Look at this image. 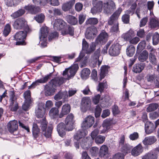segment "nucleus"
<instances>
[{"mask_svg":"<svg viewBox=\"0 0 159 159\" xmlns=\"http://www.w3.org/2000/svg\"><path fill=\"white\" fill-rule=\"evenodd\" d=\"M47 121L45 120H43L41 125L42 130V134H41L39 133V129L37 125L35 123L33 124L32 129L33 136L34 139L39 142L43 140V135L46 138H51L53 127L50 125L47 127Z\"/></svg>","mask_w":159,"mask_h":159,"instance_id":"f257e3e1","label":"nucleus"},{"mask_svg":"<svg viewBox=\"0 0 159 159\" xmlns=\"http://www.w3.org/2000/svg\"><path fill=\"white\" fill-rule=\"evenodd\" d=\"M94 7L98 11L101 12L102 10L103 12L107 14H111L116 8L115 3L111 0H108L103 3L102 1H99Z\"/></svg>","mask_w":159,"mask_h":159,"instance_id":"f03ea898","label":"nucleus"},{"mask_svg":"<svg viewBox=\"0 0 159 159\" xmlns=\"http://www.w3.org/2000/svg\"><path fill=\"white\" fill-rule=\"evenodd\" d=\"M14 28L16 30L23 29L25 31L31 32V30L24 18H20L16 19L13 24Z\"/></svg>","mask_w":159,"mask_h":159,"instance_id":"7ed1b4c3","label":"nucleus"},{"mask_svg":"<svg viewBox=\"0 0 159 159\" xmlns=\"http://www.w3.org/2000/svg\"><path fill=\"white\" fill-rule=\"evenodd\" d=\"M79 68L77 64H75L69 68L66 69L63 73V75L64 76L67 75L66 79L69 80L71 77L74 76Z\"/></svg>","mask_w":159,"mask_h":159,"instance_id":"20e7f679","label":"nucleus"},{"mask_svg":"<svg viewBox=\"0 0 159 159\" xmlns=\"http://www.w3.org/2000/svg\"><path fill=\"white\" fill-rule=\"evenodd\" d=\"M30 32L20 31L17 32L14 35L15 39L17 41L16 45H23L24 39H25L27 34Z\"/></svg>","mask_w":159,"mask_h":159,"instance_id":"39448f33","label":"nucleus"},{"mask_svg":"<svg viewBox=\"0 0 159 159\" xmlns=\"http://www.w3.org/2000/svg\"><path fill=\"white\" fill-rule=\"evenodd\" d=\"M52 74V72L50 73L45 75L43 78L37 80L33 82L29 86L28 89H33L36 86L39 85L40 84H44L47 83L48 80L51 78Z\"/></svg>","mask_w":159,"mask_h":159,"instance_id":"423d86ee","label":"nucleus"},{"mask_svg":"<svg viewBox=\"0 0 159 159\" xmlns=\"http://www.w3.org/2000/svg\"><path fill=\"white\" fill-rule=\"evenodd\" d=\"M121 47L117 43L113 44L109 50V54L112 56H116L120 53Z\"/></svg>","mask_w":159,"mask_h":159,"instance_id":"0eeeda50","label":"nucleus"},{"mask_svg":"<svg viewBox=\"0 0 159 159\" xmlns=\"http://www.w3.org/2000/svg\"><path fill=\"white\" fill-rule=\"evenodd\" d=\"M69 128L66 124L63 122H61L57 125V129L59 136L63 137L66 135V131L72 130L68 129Z\"/></svg>","mask_w":159,"mask_h":159,"instance_id":"6e6552de","label":"nucleus"},{"mask_svg":"<svg viewBox=\"0 0 159 159\" xmlns=\"http://www.w3.org/2000/svg\"><path fill=\"white\" fill-rule=\"evenodd\" d=\"M91 105L90 99L89 97H84L81 100L80 107L81 111L83 112L86 111L89 108Z\"/></svg>","mask_w":159,"mask_h":159,"instance_id":"1a4fd4ad","label":"nucleus"},{"mask_svg":"<svg viewBox=\"0 0 159 159\" xmlns=\"http://www.w3.org/2000/svg\"><path fill=\"white\" fill-rule=\"evenodd\" d=\"M94 122V118L89 116L87 117L81 124V127L84 129H88L90 127Z\"/></svg>","mask_w":159,"mask_h":159,"instance_id":"9d476101","label":"nucleus"},{"mask_svg":"<svg viewBox=\"0 0 159 159\" xmlns=\"http://www.w3.org/2000/svg\"><path fill=\"white\" fill-rule=\"evenodd\" d=\"M45 112V103L43 102L39 103L38 104V107L36 110L35 113L36 116L38 118H42Z\"/></svg>","mask_w":159,"mask_h":159,"instance_id":"9b49d317","label":"nucleus"},{"mask_svg":"<svg viewBox=\"0 0 159 159\" xmlns=\"http://www.w3.org/2000/svg\"><path fill=\"white\" fill-rule=\"evenodd\" d=\"M45 94L46 96H50L53 95L55 91V88L49 82L44 86Z\"/></svg>","mask_w":159,"mask_h":159,"instance_id":"f8f14e48","label":"nucleus"},{"mask_svg":"<svg viewBox=\"0 0 159 159\" xmlns=\"http://www.w3.org/2000/svg\"><path fill=\"white\" fill-rule=\"evenodd\" d=\"M74 116L72 113H70L66 116L65 120V123L69 128V130H72L73 129V125L75 122Z\"/></svg>","mask_w":159,"mask_h":159,"instance_id":"ddd939ff","label":"nucleus"},{"mask_svg":"<svg viewBox=\"0 0 159 159\" xmlns=\"http://www.w3.org/2000/svg\"><path fill=\"white\" fill-rule=\"evenodd\" d=\"M100 48L98 49L94 54L91 56V60L92 61L90 63V65L93 68L95 67L97 65L98 58L100 55Z\"/></svg>","mask_w":159,"mask_h":159,"instance_id":"4468645a","label":"nucleus"},{"mask_svg":"<svg viewBox=\"0 0 159 159\" xmlns=\"http://www.w3.org/2000/svg\"><path fill=\"white\" fill-rule=\"evenodd\" d=\"M61 33L63 35L68 34L73 36L74 34V28L66 24L61 31Z\"/></svg>","mask_w":159,"mask_h":159,"instance_id":"2eb2a0df","label":"nucleus"},{"mask_svg":"<svg viewBox=\"0 0 159 159\" xmlns=\"http://www.w3.org/2000/svg\"><path fill=\"white\" fill-rule=\"evenodd\" d=\"M88 134V131L86 129L81 127V129L79 130L74 136V138L77 140H79L83 138H85Z\"/></svg>","mask_w":159,"mask_h":159,"instance_id":"dca6fc26","label":"nucleus"},{"mask_svg":"<svg viewBox=\"0 0 159 159\" xmlns=\"http://www.w3.org/2000/svg\"><path fill=\"white\" fill-rule=\"evenodd\" d=\"M96 28L94 26H91L88 27L86 30L85 35L87 39H91L93 36L95 35L97 32Z\"/></svg>","mask_w":159,"mask_h":159,"instance_id":"f3484780","label":"nucleus"},{"mask_svg":"<svg viewBox=\"0 0 159 159\" xmlns=\"http://www.w3.org/2000/svg\"><path fill=\"white\" fill-rule=\"evenodd\" d=\"M66 24L62 19H57L55 20L53 27L55 30L61 31Z\"/></svg>","mask_w":159,"mask_h":159,"instance_id":"a211bd4d","label":"nucleus"},{"mask_svg":"<svg viewBox=\"0 0 159 159\" xmlns=\"http://www.w3.org/2000/svg\"><path fill=\"white\" fill-rule=\"evenodd\" d=\"M108 35L105 32L101 33L97 38L96 42L97 44H103L107 40Z\"/></svg>","mask_w":159,"mask_h":159,"instance_id":"6ab92c4d","label":"nucleus"},{"mask_svg":"<svg viewBox=\"0 0 159 159\" xmlns=\"http://www.w3.org/2000/svg\"><path fill=\"white\" fill-rule=\"evenodd\" d=\"M156 126L150 122L146 121L145 124V130L146 133L149 134L152 133L155 130Z\"/></svg>","mask_w":159,"mask_h":159,"instance_id":"aec40b11","label":"nucleus"},{"mask_svg":"<svg viewBox=\"0 0 159 159\" xmlns=\"http://www.w3.org/2000/svg\"><path fill=\"white\" fill-rule=\"evenodd\" d=\"M65 79L62 77H57L52 79L49 81L55 88L60 86L63 84Z\"/></svg>","mask_w":159,"mask_h":159,"instance_id":"412c9836","label":"nucleus"},{"mask_svg":"<svg viewBox=\"0 0 159 159\" xmlns=\"http://www.w3.org/2000/svg\"><path fill=\"white\" fill-rule=\"evenodd\" d=\"M122 11V8L121 7H119L110 17V19L108 22V25L111 24L113 21H117V19Z\"/></svg>","mask_w":159,"mask_h":159,"instance_id":"4be33fe9","label":"nucleus"},{"mask_svg":"<svg viewBox=\"0 0 159 159\" xmlns=\"http://www.w3.org/2000/svg\"><path fill=\"white\" fill-rule=\"evenodd\" d=\"M8 131L11 133H13L16 131L18 128V122L17 120H14L10 121L7 125Z\"/></svg>","mask_w":159,"mask_h":159,"instance_id":"5701e85b","label":"nucleus"},{"mask_svg":"<svg viewBox=\"0 0 159 159\" xmlns=\"http://www.w3.org/2000/svg\"><path fill=\"white\" fill-rule=\"evenodd\" d=\"M24 9L27 11L28 12L32 14H35L39 12L40 10V8L36 6L32 5H28L25 6Z\"/></svg>","mask_w":159,"mask_h":159,"instance_id":"b1692460","label":"nucleus"},{"mask_svg":"<svg viewBox=\"0 0 159 159\" xmlns=\"http://www.w3.org/2000/svg\"><path fill=\"white\" fill-rule=\"evenodd\" d=\"M157 140V139L155 136H151L145 137L142 142L144 145H149L153 144Z\"/></svg>","mask_w":159,"mask_h":159,"instance_id":"393cba45","label":"nucleus"},{"mask_svg":"<svg viewBox=\"0 0 159 159\" xmlns=\"http://www.w3.org/2000/svg\"><path fill=\"white\" fill-rule=\"evenodd\" d=\"M143 151V148L140 144H139L133 148L131 151L132 155L134 157L139 155Z\"/></svg>","mask_w":159,"mask_h":159,"instance_id":"a878e982","label":"nucleus"},{"mask_svg":"<svg viewBox=\"0 0 159 159\" xmlns=\"http://www.w3.org/2000/svg\"><path fill=\"white\" fill-rule=\"evenodd\" d=\"M70 111V107L69 104L63 105L62 107L61 110L59 115V118H61L65 115L68 114Z\"/></svg>","mask_w":159,"mask_h":159,"instance_id":"bb28decb","label":"nucleus"},{"mask_svg":"<svg viewBox=\"0 0 159 159\" xmlns=\"http://www.w3.org/2000/svg\"><path fill=\"white\" fill-rule=\"evenodd\" d=\"M75 1V0H70L64 3L62 6V10L64 11L70 10L73 7Z\"/></svg>","mask_w":159,"mask_h":159,"instance_id":"cd10ccee","label":"nucleus"},{"mask_svg":"<svg viewBox=\"0 0 159 159\" xmlns=\"http://www.w3.org/2000/svg\"><path fill=\"white\" fill-rule=\"evenodd\" d=\"M108 148L105 145H102L100 148L98 155L101 157H106L108 154Z\"/></svg>","mask_w":159,"mask_h":159,"instance_id":"c85d7f7f","label":"nucleus"},{"mask_svg":"<svg viewBox=\"0 0 159 159\" xmlns=\"http://www.w3.org/2000/svg\"><path fill=\"white\" fill-rule=\"evenodd\" d=\"M59 110L56 107H52L49 112V115L52 119H56L59 118Z\"/></svg>","mask_w":159,"mask_h":159,"instance_id":"c756f323","label":"nucleus"},{"mask_svg":"<svg viewBox=\"0 0 159 159\" xmlns=\"http://www.w3.org/2000/svg\"><path fill=\"white\" fill-rule=\"evenodd\" d=\"M158 155L153 151H151L145 154L142 157V159H157Z\"/></svg>","mask_w":159,"mask_h":159,"instance_id":"7c9ffc66","label":"nucleus"},{"mask_svg":"<svg viewBox=\"0 0 159 159\" xmlns=\"http://www.w3.org/2000/svg\"><path fill=\"white\" fill-rule=\"evenodd\" d=\"M145 64L143 63L137 64H135L133 69V71L135 73H140L144 69Z\"/></svg>","mask_w":159,"mask_h":159,"instance_id":"2f4dec72","label":"nucleus"},{"mask_svg":"<svg viewBox=\"0 0 159 159\" xmlns=\"http://www.w3.org/2000/svg\"><path fill=\"white\" fill-rule=\"evenodd\" d=\"M100 73L99 74V79L101 81L103 79L108 72V67L106 66H103L101 68Z\"/></svg>","mask_w":159,"mask_h":159,"instance_id":"473e14b6","label":"nucleus"},{"mask_svg":"<svg viewBox=\"0 0 159 159\" xmlns=\"http://www.w3.org/2000/svg\"><path fill=\"white\" fill-rule=\"evenodd\" d=\"M49 32V29L47 26L42 27L40 30L39 39L47 38Z\"/></svg>","mask_w":159,"mask_h":159,"instance_id":"72a5a7b5","label":"nucleus"},{"mask_svg":"<svg viewBox=\"0 0 159 159\" xmlns=\"http://www.w3.org/2000/svg\"><path fill=\"white\" fill-rule=\"evenodd\" d=\"M149 55L148 52L146 50L141 52L138 57V59L139 61L144 62L148 59Z\"/></svg>","mask_w":159,"mask_h":159,"instance_id":"f704fd0d","label":"nucleus"},{"mask_svg":"<svg viewBox=\"0 0 159 159\" xmlns=\"http://www.w3.org/2000/svg\"><path fill=\"white\" fill-rule=\"evenodd\" d=\"M134 32L132 30H130L127 33L124 34L122 35V38L126 41H129L134 36Z\"/></svg>","mask_w":159,"mask_h":159,"instance_id":"c9c22d12","label":"nucleus"},{"mask_svg":"<svg viewBox=\"0 0 159 159\" xmlns=\"http://www.w3.org/2000/svg\"><path fill=\"white\" fill-rule=\"evenodd\" d=\"M111 122L110 121L107 119L103 121L102 124V127L103 129L101 130V133H104L107 130L110 128Z\"/></svg>","mask_w":159,"mask_h":159,"instance_id":"e433bc0d","label":"nucleus"},{"mask_svg":"<svg viewBox=\"0 0 159 159\" xmlns=\"http://www.w3.org/2000/svg\"><path fill=\"white\" fill-rule=\"evenodd\" d=\"M109 25H113L111 29V31L112 33L113 34H116L119 32V24L118 21H113L111 24Z\"/></svg>","mask_w":159,"mask_h":159,"instance_id":"4c0bfd02","label":"nucleus"},{"mask_svg":"<svg viewBox=\"0 0 159 159\" xmlns=\"http://www.w3.org/2000/svg\"><path fill=\"white\" fill-rule=\"evenodd\" d=\"M67 22L72 25H75L78 23L77 19L75 16L71 15H68L66 16Z\"/></svg>","mask_w":159,"mask_h":159,"instance_id":"58836bf2","label":"nucleus"},{"mask_svg":"<svg viewBox=\"0 0 159 159\" xmlns=\"http://www.w3.org/2000/svg\"><path fill=\"white\" fill-rule=\"evenodd\" d=\"M90 74V70L87 68L83 69L81 72V77L82 79H86L89 77Z\"/></svg>","mask_w":159,"mask_h":159,"instance_id":"ea45409f","label":"nucleus"},{"mask_svg":"<svg viewBox=\"0 0 159 159\" xmlns=\"http://www.w3.org/2000/svg\"><path fill=\"white\" fill-rule=\"evenodd\" d=\"M121 146V151L125 154L128 152H129L132 148V147L128 144L123 145Z\"/></svg>","mask_w":159,"mask_h":159,"instance_id":"a19ab883","label":"nucleus"},{"mask_svg":"<svg viewBox=\"0 0 159 159\" xmlns=\"http://www.w3.org/2000/svg\"><path fill=\"white\" fill-rule=\"evenodd\" d=\"M149 25L151 28H155L159 27V21L155 18L150 20Z\"/></svg>","mask_w":159,"mask_h":159,"instance_id":"79ce46f5","label":"nucleus"},{"mask_svg":"<svg viewBox=\"0 0 159 159\" xmlns=\"http://www.w3.org/2000/svg\"><path fill=\"white\" fill-rule=\"evenodd\" d=\"M135 50L134 46L131 45L128 47L126 49V54L129 57H132L134 54Z\"/></svg>","mask_w":159,"mask_h":159,"instance_id":"37998d69","label":"nucleus"},{"mask_svg":"<svg viewBox=\"0 0 159 159\" xmlns=\"http://www.w3.org/2000/svg\"><path fill=\"white\" fill-rule=\"evenodd\" d=\"M25 11L24 9H20L12 14L11 16L14 18H17L23 15Z\"/></svg>","mask_w":159,"mask_h":159,"instance_id":"c03bdc74","label":"nucleus"},{"mask_svg":"<svg viewBox=\"0 0 159 159\" xmlns=\"http://www.w3.org/2000/svg\"><path fill=\"white\" fill-rule=\"evenodd\" d=\"M98 22V19L96 18H90L87 20L85 24L87 25H96Z\"/></svg>","mask_w":159,"mask_h":159,"instance_id":"a18cd8bd","label":"nucleus"},{"mask_svg":"<svg viewBox=\"0 0 159 159\" xmlns=\"http://www.w3.org/2000/svg\"><path fill=\"white\" fill-rule=\"evenodd\" d=\"M150 62L152 64L155 65L157 63V59L156 56L152 52H150L149 56Z\"/></svg>","mask_w":159,"mask_h":159,"instance_id":"49530a36","label":"nucleus"},{"mask_svg":"<svg viewBox=\"0 0 159 159\" xmlns=\"http://www.w3.org/2000/svg\"><path fill=\"white\" fill-rule=\"evenodd\" d=\"M158 104L156 103H151L149 105L147 108V111L150 112L155 110L158 107Z\"/></svg>","mask_w":159,"mask_h":159,"instance_id":"de8ad7c7","label":"nucleus"},{"mask_svg":"<svg viewBox=\"0 0 159 159\" xmlns=\"http://www.w3.org/2000/svg\"><path fill=\"white\" fill-rule=\"evenodd\" d=\"M9 107L12 111H16L18 108V103L16 101L11 102Z\"/></svg>","mask_w":159,"mask_h":159,"instance_id":"09e8293b","label":"nucleus"},{"mask_svg":"<svg viewBox=\"0 0 159 159\" xmlns=\"http://www.w3.org/2000/svg\"><path fill=\"white\" fill-rule=\"evenodd\" d=\"M11 27L10 25L9 24H7L4 27L3 34L5 37L7 36L11 31Z\"/></svg>","mask_w":159,"mask_h":159,"instance_id":"8fccbe9b","label":"nucleus"},{"mask_svg":"<svg viewBox=\"0 0 159 159\" xmlns=\"http://www.w3.org/2000/svg\"><path fill=\"white\" fill-rule=\"evenodd\" d=\"M107 85L106 81L105 80H104L103 82L100 83L98 84V91L101 93L105 88H107Z\"/></svg>","mask_w":159,"mask_h":159,"instance_id":"3c124183","label":"nucleus"},{"mask_svg":"<svg viewBox=\"0 0 159 159\" xmlns=\"http://www.w3.org/2000/svg\"><path fill=\"white\" fill-rule=\"evenodd\" d=\"M88 140V139L87 137L83 138L81 139V140L80 142V143L82 148L84 149L87 148V142Z\"/></svg>","mask_w":159,"mask_h":159,"instance_id":"603ef678","label":"nucleus"},{"mask_svg":"<svg viewBox=\"0 0 159 159\" xmlns=\"http://www.w3.org/2000/svg\"><path fill=\"white\" fill-rule=\"evenodd\" d=\"M146 46V42L145 40H143L140 42L138 45L137 51H141L144 49Z\"/></svg>","mask_w":159,"mask_h":159,"instance_id":"864d4df0","label":"nucleus"},{"mask_svg":"<svg viewBox=\"0 0 159 159\" xmlns=\"http://www.w3.org/2000/svg\"><path fill=\"white\" fill-rule=\"evenodd\" d=\"M159 34L156 32L152 35V43L154 45H157L159 42Z\"/></svg>","mask_w":159,"mask_h":159,"instance_id":"5fc2aeb1","label":"nucleus"},{"mask_svg":"<svg viewBox=\"0 0 159 159\" xmlns=\"http://www.w3.org/2000/svg\"><path fill=\"white\" fill-rule=\"evenodd\" d=\"M102 110V108L99 105L96 106L94 110V114L95 117L96 118L100 116Z\"/></svg>","mask_w":159,"mask_h":159,"instance_id":"6e6d98bb","label":"nucleus"},{"mask_svg":"<svg viewBox=\"0 0 159 159\" xmlns=\"http://www.w3.org/2000/svg\"><path fill=\"white\" fill-rule=\"evenodd\" d=\"M105 140V137L101 135H99L95 139V141L96 143L101 144Z\"/></svg>","mask_w":159,"mask_h":159,"instance_id":"4d7b16f0","label":"nucleus"},{"mask_svg":"<svg viewBox=\"0 0 159 159\" xmlns=\"http://www.w3.org/2000/svg\"><path fill=\"white\" fill-rule=\"evenodd\" d=\"M99 149L97 147H93L89 150L90 153L92 156H96L97 155Z\"/></svg>","mask_w":159,"mask_h":159,"instance_id":"13d9d810","label":"nucleus"},{"mask_svg":"<svg viewBox=\"0 0 159 159\" xmlns=\"http://www.w3.org/2000/svg\"><path fill=\"white\" fill-rule=\"evenodd\" d=\"M44 16L42 14L37 15L35 17V20L39 23H42L44 20Z\"/></svg>","mask_w":159,"mask_h":159,"instance_id":"bf43d9fd","label":"nucleus"},{"mask_svg":"<svg viewBox=\"0 0 159 159\" xmlns=\"http://www.w3.org/2000/svg\"><path fill=\"white\" fill-rule=\"evenodd\" d=\"M129 16L127 14H125L121 17L122 21L125 24H128L129 21Z\"/></svg>","mask_w":159,"mask_h":159,"instance_id":"052dcab7","label":"nucleus"},{"mask_svg":"<svg viewBox=\"0 0 159 159\" xmlns=\"http://www.w3.org/2000/svg\"><path fill=\"white\" fill-rule=\"evenodd\" d=\"M24 96L25 100L31 101V93L30 90H27L24 93Z\"/></svg>","mask_w":159,"mask_h":159,"instance_id":"680f3d73","label":"nucleus"},{"mask_svg":"<svg viewBox=\"0 0 159 159\" xmlns=\"http://www.w3.org/2000/svg\"><path fill=\"white\" fill-rule=\"evenodd\" d=\"M50 3V4L53 6H57L59 3L58 0H46V3Z\"/></svg>","mask_w":159,"mask_h":159,"instance_id":"e2e57ef3","label":"nucleus"},{"mask_svg":"<svg viewBox=\"0 0 159 159\" xmlns=\"http://www.w3.org/2000/svg\"><path fill=\"white\" fill-rule=\"evenodd\" d=\"M139 137V134L136 132H134L130 134L129 138L131 140H135L137 139Z\"/></svg>","mask_w":159,"mask_h":159,"instance_id":"0e129e2a","label":"nucleus"},{"mask_svg":"<svg viewBox=\"0 0 159 159\" xmlns=\"http://www.w3.org/2000/svg\"><path fill=\"white\" fill-rule=\"evenodd\" d=\"M31 101L25 100V103L23 105L22 109L25 111H27L30 107Z\"/></svg>","mask_w":159,"mask_h":159,"instance_id":"69168bd1","label":"nucleus"},{"mask_svg":"<svg viewBox=\"0 0 159 159\" xmlns=\"http://www.w3.org/2000/svg\"><path fill=\"white\" fill-rule=\"evenodd\" d=\"M91 77L95 81L98 80L97 72L95 69H93L92 72Z\"/></svg>","mask_w":159,"mask_h":159,"instance_id":"338daca9","label":"nucleus"},{"mask_svg":"<svg viewBox=\"0 0 159 159\" xmlns=\"http://www.w3.org/2000/svg\"><path fill=\"white\" fill-rule=\"evenodd\" d=\"M124 155L122 153L119 152L116 154L113 157L112 159H124Z\"/></svg>","mask_w":159,"mask_h":159,"instance_id":"774afa93","label":"nucleus"}]
</instances>
